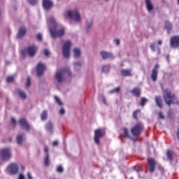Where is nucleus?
Here are the masks:
<instances>
[{
  "instance_id": "nucleus-28",
  "label": "nucleus",
  "mask_w": 179,
  "mask_h": 179,
  "mask_svg": "<svg viewBox=\"0 0 179 179\" xmlns=\"http://www.w3.org/2000/svg\"><path fill=\"white\" fill-rule=\"evenodd\" d=\"M122 75L123 76H131V70L130 69H123L121 71Z\"/></svg>"
},
{
  "instance_id": "nucleus-14",
  "label": "nucleus",
  "mask_w": 179,
  "mask_h": 179,
  "mask_svg": "<svg viewBox=\"0 0 179 179\" xmlns=\"http://www.w3.org/2000/svg\"><path fill=\"white\" fill-rule=\"evenodd\" d=\"M179 45V36H173L171 38V47L173 48H177Z\"/></svg>"
},
{
  "instance_id": "nucleus-16",
  "label": "nucleus",
  "mask_w": 179,
  "mask_h": 179,
  "mask_svg": "<svg viewBox=\"0 0 179 179\" xmlns=\"http://www.w3.org/2000/svg\"><path fill=\"white\" fill-rule=\"evenodd\" d=\"M37 76H41L43 73H44V71H45V65H44L42 63H39L37 66Z\"/></svg>"
},
{
  "instance_id": "nucleus-35",
  "label": "nucleus",
  "mask_w": 179,
  "mask_h": 179,
  "mask_svg": "<svg viewBox=\"0 0 179 179\" xmlns=\"http://www.w3.org/2000/svg\"><path fill=\"white\" fill-rule=\"evenodd\" d=\"M92 26H93V22L92 21L87 22V26H86L87 30H89L92 27Z\"/></svg>"
},
{
  "instance_id": "nucleus-49",
  "label": "nucleus",
  "mask_w": 179,
  "mask_h": 179,
  "mask_svg": "<svg viewBox=\"0 0 179 179\" xmlns=\"http://www.w3.org/2000/svg\"><path fill=\"white\" fill-rule=\"evenodd\" d=\"M159 117L161 118V120H163V118H164V115H163V113H159Z\"/></svg>"
},
{
  "instance_id": "nucleus-43",
  "label": "nucleus",
  "mask_w": 179,
  "mask_h": 179,
  "mask_svg": "<svg viewBox=\"0 0 179 179\" xmlns=\"http://www.w3.org/2000/svg\"><path fill=\"white\" fill-rule=\"evenodd\" d=\"M57 171L58 173H62L64 171V168H62L61 166H57Z\"/></svg>"
},
{
  "instance_id": "nucleus-37",
  "label": "nucleus",
  "mask_w": 179,
  "mask_h": 179,
  "mask_svg": "<svg viewBox=\"0 0 179 179\" xmlns=\"http://www.w3.org/2000/svg\"><path fill=\"white\" fill-rule=\"evenodd\" d=\"M55 100H56V102L59 104V106H62V101H61V99L58 96H55Z\"/></svg>"
},
{
  "instance_id": "nucleus-39",
  "label": "nucleus",
  "mask_w": 179,
  "mask_h": 179,
  "mask_svg": "<svg viewBox=\"0 0 179 179\" xmlns=\"http://www.w3.org/2000/svg\"><path fill=\"white\" fill-rule=\"evenodd\" d=\"M124 136L125 138H129V134L127 129H124Z\"/></svg>"
},
{
  "instance_id": "nucleus-27",
  "label": "nucleus",
  "mask_w": 179,
  "mask_h": 179,
  "mask_svg": "<svg viewBox=\"0 0 179 179\" xmlns=\"http://www.w3.org/2000/svg\"><path fill=\"white\" fill-rule=\"evenodd\" d=\"M100 71H101V72H102V73H107V72H108L110 71V66H102L100 68Z\"/></svg>"
},
{
  "instance_id": "nucleus-46",
  "label": "nucleus",
  "mask_w": 179,
  "mask_h": 179,
  "mask_svg": "<svg viewBox=\"0 0 179 179\" xmlns=\"http://www.w3.org/2000/svg\"><path fill=\"white\" fill-rule=\"evenodd\" d=\"M113 43L114 44H115V45H120V39H115L113 41Z\"/></svg>"
},
{
  "instance_id": "nucleus-7",
  "label": "nucleus",
  "mask_w": 179,
  "mask_h": 179,
  "mask_svg": "<svg viewBox=\"0 0 179 179\" xmlns=\"http://www.w3.org/2000/svg\"><path fill=\"white\" fill-rule=\"evenodd\" d=\"M145 3L147 12H148L149 15L155 16V5L152 2V0H145Z\"/></svg>"
},
{
  "instance_id": "nucleus-45",
  "label": "nucleus",
  "mask_w": 179,
  "mask_h": 179,
  "mask_svg": "<svg viewBox=\"0 0 179 179\" xmlns=\"http://www.w3.org/2000/svg\"><path fill=\"white\" fill-rule=\"evenodd\" d=\"M36 38H37V40H38L39 41H41V40H43V35H41V34H38Z\"/></svg>"
},
{
  "instance_id": "nucleus-32",
  "label": "nucleus",
  "mask_w": 179,
  "mask_h": 179,
  "mask_svg": "<svg viewBox=\"0 0 179 179\" xmlns=\"http://www.w3.org/2000/svg\"><path fill=\"white\" fill-rule=\"evenodd\" d=\"M120 90H121V87H117L115 88L114 90H110L109 93L110 94H113V93H120Z\"/></svg>"
},
{
  "instance_id": "nucleus-3",
  "label": "nucleus",
  "mask_w": 179,
  "mask_h": 179,
  "mask_svg": "<svg viewBox=\"0 0 179 179\" xmlns=\"http://www.w3.org/2000/svg\"><path fill=\"white\" fill-rule=\"evenodd\" d=\"M66 76H71V71L69 69H65L62 71H59L55 73V79L58 83H62L65 80Z\"/></svg>"
},
{
  "instance_id": "nucleus-26",
  "label": "nucleus",
  "mask_w": 179,
  "mask_h": 179,
  "mask_svg": "<svg viewBox=\"0 0 179 179\" xmlns=\"http://www.w3.org/2000/svg\"><path fill=\"white\" fill-rule=\"evenodd\" d=\"M155 102L157 103V104L158 107H159V108H163V104L162 103V98L160 96L155 97Z\"/></svg>"
},
{
  "instance_id": "nucleus-44",
  "label": "nucleus",
  "mask_w": 179,
  "mask_h": 179,
  "mask_svg": "<svg viewBox=\"0 0 179 179\" xmlns=\"http://www.w3.org/2000/svg\"><path fill=\"white\" fill-rule=\"evenodd\" d=\"M28 1L31 5H36L37 3V0H28Z\"/></svg>"
},
{
  "instance_id": "nucleus-5",
  "label": "nucleus",
  "mask_w": 179,
  "mask_h": 179,
  "mask_svg": "<svg viewBox=\"0 0 179 179\" xmlns=\"http://www.w3.org/2000/svg\"><path fill=\"white\" fill-rule=\"evenodd\" d=\"M164 99L168 106L173 104V100L175 99L174 94H171V91L166 89L164 91Z\"/></svg>"
},
{
  "instance_id": "nucleus-56",
  "label": "nucleus",
  "mask_w": 179,
  "mask_h": 179,
  "mask_svg": "<svg viewBox=\"0 0 179 179\" xmlns=\"http://www.w3.org/2000/svg\"><path fill=\"white\" fill-rule=\"evenodd\" d=\"M106 1V2H108V1H110V0H105Z\"/></svg>"
},
{
  "instance_id": "nucleus-29",
  "label": "nucleus",
  "mask_w": 179,
  "mask_h": 179,
  "mask_svg": "<svg viewBox=\"0 0 179 179\" xmlns=\"http://www.w3.org/2000/svg\"><path fill=\"white\" fill-rule=\"evenodd\" d=\"M47 117H48V112H47V110H43L41 115L42 121H45V120H47Z\"/></svg>"
},
{
  "instance_id": "nucleus-17",
  "label": "nucleus",
  "mask_w": 179,
  "mask_h": 179,
  "mask_svg": "<svg viewBox=\"0 0 179 179\" xmlns=\"http://www.w3.org/2000/svg\"><path fill=\"white\" fill-rule=\"evenodd\" d=\"M20 126L24 129H26V131H29L30 129V126L29 125V123L27 122V120L24 118H22L19 121Z\"/></svg>"
},
{
  "instance_id": "nucleus-19",
  "label": "nucleus",
  "mask_w": 179,
  "mask_h": 179,
  "mask_svg": "<svg viewBox=\"0 0 179 179\" xmlns=\"http://www.w3.org/2000/svg\"><path fill=\"white\" fill-rule=\"evenodd\" d=\"M27 29L24 27H21L19 29V32L17 34V38H22L26 34Z\"/></svg>"
},
{
  "instance_id": "nucleus-11",
  "label": "nucleus",
  "mask_w": 179,
  "mask_h": 179,
  "mask_svg": "<svg viewBox=\"0 0 179 179\" xmlns=\"http://www.w3.org/2000/svg\"><path fill=\"white\" fill-rule=\"evenodd\" d=\"M159 68H160V66L159 64H156L151 73V79L153 82H156L157 80V75L159 73Z\"/></svg>"
},
{
  "instance_id": "nucleus-20",
  "label": "nucleus",
  "mask_w": 179,
  "mask_h": 179,
  "mask_svg": "<svg viewBox=\"0 0 179 179\" xmlns=\"http://www.w3.org/2000/svg\"><path fill=\"white\" fill-rule=\"evenodd\" d=\"M73 55L75 58H80L82 57V51L78 48H75L73 50Z\"/></svg>"
},
{
  "instance_id": "nucleus-6",
  "label": "nucleus",
  "mask_w": 179,
  "mask_h": 179,
  "mask_svg": "<svg viewBox=\"0 0 179 179\" xmlns=\"http://www.w3.org/2000/svg\"><path fill=\"white\" fill-rule=\"evenodd\" d=\"M106 135L104 129H97L94 131V142L96 145H100V139Z\"/></svg>"
},
{
  "instance_id": "nucleus-42",
  "label": "nucleus",
  "mask_w": 179,
  "mask_h": 179,
  "mask_svg": "<svg viewBox=\"0 0 179 179\" xmlns=\"http://www.w3.org/2000/svg\"><path fill=\"white\" fill-rule=\"evenodd\" d=\"M44 54H45V57H50V55H51L50 50H48V49H45Z\"/></svg>"
},
{
  "instance_id": "nucleus-9",
  "label": "nucleus",
  "mask_w": 179,
  "mask_h": 179,
  "mask_svg": "<svg viewBox=\"0 0 179 179\" xmlns=\"http://www.w3.org/2000/svg\"><path fill=\"white\" fill-rule=\"evenodd\" d=\"M142 129H143V124L138 123L131 129V134L134 136H138L141 135Z\"/></svg>"
},
{
  "instance_id": "nucleus-23",
  "label": "nucleus",
  "mask_w": 179,
  "mask_h": 179,
  "mask_svg": "<svg viewBox=\"0 0 179 179\" xmlns=\"http://www.w3.org/2000/svg\"><path fill=\"white\" fill-rule=\"evenodd\" d=\"M150 48L153 51H157L158 55L160 54V48H158L156 43H152L150 45Z\"/></svg>"
},
{
  "instance_id": "nucleus-2",
  "label": "nucleus",
  "mask_w": 179,
  "mask_h": 179,
  "mask_svg": "<svg viewBox=\"0 0 179 179\" xmlns=\"http://www.w3.org/2000/svg\"><path fill=\"white\" fill-rule=\"evenodd\" d=\"M64 17H69L71 20L76 22V23H80L82 22V16L80 15V13L78 9H73L67 10L64 14Z\"/></svg>"
},
{
  "instance_id": "nucleus-18",
  "label": "nucleus",
  "mask_w": 179,
  "mask_h": 179,
  "mask_svg": "<svg viewBox=\"0 0 179 179\" xmlns=\"http://www.w3.org/2000/svg\"><path fill=\"white\" fill-rule=\"evenodd\" d=\"M148 162L150 171V173H153V171H155L156 162L152 158H149Z\"/></svg>"
},
{
  "instance_id": "nucleus-55",
  "label": "nucleus",
  "mask_w": 179,
  "mask_h": 179,
  "mask_svg": "<svg viewBox=\"0 0 179 179\" xmlns=\"http://www.w3.org/2000/svg\"><path fill=\"white\" fill-rule=\"evenodd\" d=\"M162 44H163V41H158V45H162Z\"/></svg>"
},
{
  "instance_id": "nucleus-38",
  "label": "nucleus",
  "mask_w": 179,
  "mask_h": 179,
  "mask_svg": "<svg viewBox=\"0 0 179 179\" xmlns=\"http://www.w3.org/2000/svg\"><path fill=\"white\" fill-rule=\"evenodd\" d=\"M99 100L103 101V104H107V102L106 101V97H104L103 95L99 96Z\"/></svg>"
},
{
  "instance_id": "nucleus-24",
  "label": "nucleus",
  "mask_w": 179,
  "mask_h": 179,
  "mask_svg": "<svg viewBox=\"0 0 179 179\" xmlns=\"http://www.w3.org/2000/svg\"><path fill=\"white\" fill-rule=\"evenodd\" d=\"M165 29L167 30L168 34H170V31H171V29H173V24H171L170 22L166 21Z\"/></svg>"
},
{
  "instance_id": "nucleus-30",
  "label": "nucleus",
  "mask_w": 179,
  "mask_h": 179,
  "mask_svg": "<svg viewBox=\"0 0 179 179\" xmlns=\"http://www.w3.org/2000/svg\"><path fill=\"white\" fill-rule=\"evenodd\" d=\"M23 141H24V137L22 135H18L17 136V142L18 145H22L23 143Z\"/></svg>"
},
{
  "instance_id": "nucleus-50",
  "label": "nucleus",
  "mask_w": 179,
  "mask_h": 179,
  "mask_svg": "<svg viewBox=\"0 0 179 179\" xmlns=\"http://www.w3.org/2000/svg\"><path fill=\"white\" fill-rule=\"evenodd\" d=\"M27 177L29 179H33V176H31V173L30 172L27 173Z\"/></svg>"
},
{
  "instance_id": "nucleus-48",
  "label": "nucleus",
  "mask_w": 179,
  "mask_h": 179,
  "mask_svg": "<svg viewBox=\"0 0 179 179\" xmlns=\"http://www.w3.org/2000/svg\"><path fill=\"white\" fill-rule=\"evenodd\" d=\"M59 114H61L62 115H64V114H65V109H64L63 108H62L59 110Z\"/></svg>"
},
{
  "instance_id": "nucleus-10",
  "label": "nucleus",
  "mask_w": 179,
  "mask_h": 179,
  "mask_svg": "<svg viewBox=\"0 0 179 179\" xmlns=\"http://www.w3.org/2000/svg\"><path fill=\"white\" fill-rule=\"evenodd\" d=\"M11 156L10 150L9 148L1 149L0 151V157L1 160H8Z\"/></svg>"
},
{
  "instance_id": "nucleus-41",
  "label": "nucleus",
  "mask_w": 179,
  "mask_h": 179,
  "mask_svg": "<svg viewBox=\"0 0 179 179\" xmlns=\"http://www.w3.org/2000/svg\"><path fill=\"white\" fill-rule=\"evenodd\" d=\"M31 85V80H30V78H28L26 83V86L27 87H30Z\"/></svg>"
},
{
  "instance_id": "nucleus-54",
  "label": "nucleus",
  "mask_w": 179,
  "mask_h": 179,
  "mask_svg": "<svg viewBox=\"0 0 179 179\" xmlns=\"http://www.w3.org/2000/svg\"><path fill=\"white\" fill-rule=\"evenodd\" d=\"M52 145L53 146H58V141H54L53 143H52Z\"/></svg>"
},
{
  "instance_id": "nucleus-31",
  "label": "nucleus",
  "mask_w": 179,
  "mask_h": 179,
  "mask_svg": "<svg viewBox=\"0 0 179 179\" xmlns=\"http://www.w3.org/2000/svg\"><path fill=\"white\" fill-rule=\"evenodd\" d=\"M46 131H48V132H50V134L52 132V123L48 122L46 124Z\"/></svg>"
},
{
  "instance_id": "nucleus-58",
  "label": "nucleus",
  "mask_w": 179,
  "mask_h": 179,
  "mask_svg": "<svg viewBox=\"0 0 179 179\" xmlns=\"http://www.w3.org/2000/svg\"><path fill=\"white\" fill-rule=\"evenodd\" d=\"M0 16H1V11H0Z\"/></svg>"
},
{
  "instance_id": "nucleus-53",
  "label": "nucleus",
  "mask_w": 179,
  "mask_h": 179,
  "mask_svg": "<svg viewBox=\"0 0 179 179\" xmlns=\"http://www.w3.org/2000/svg\"><path fill=\"white\" fill-rule=\"evenodd\" d=\"M18 179H24V176L23 174H20Z\"/></svg>"
},
{
  "instance_id": "nucleus-8",
  "label": "nucleus",
  "mask_w": 179,
  "mask_h": 179,
  "mask_svg": "<svg viewBox=\"0 0 179 179\" xmlns=\"http://www.w3.org/2000/svg\"><path fill=\"white\" fill-rule=\"evenodd\" d=\"M36 52H37V48L34 45H31L27 48V50L22 51V54L24 57H26V54H28L29 57H34L36 55Z\"/></svg>"
},
{
  "instance_id": "nucleus-52",
  "label": "nucleus",
  "mask_w": 179,
  "mask_h": 179,
  "mask_svg": "<svg viewBox=\"0 0 179 179\" xmlns=\"http://www.w3.org/2000/svg\"><path fill=\"white\" fill-rule=\"evenodd\" d=\"M11 122H12L13 125H15V124H16V120H15V118L13 117L11 119Z\"/></svg>"
},
{
  "instance_id": "nucleus-25",
  "label": "nucleus",
  "mask_w": 179,
  "mask_h": 179,
  "mask_svg": "<svg viewBox=\"0 0 179 179\" xmlns=\"http://www.w3.org/2000/svg\"><path fill=\"white\" fill-rule=\"evenodd\" d=\"M17 93L19 96V97H20L21 99H26V93L23 91H22V90H17Z\"/></svg>"
},
{
  "instance_id": "nucleus-40",
  "label": "nucleus",
  "mask_w": 179,
  "mask_h": 179,
  "mask_svg": "<svg viewBox=\"0 0 179 179\" xmlns=\"http://www.w3.org/2000/svg\"><path fill=\"white\" fill-rule=\"evenodd\" d=\"M13 80H14L13 76H8L7 78L8 83H12V82H13Z\"/></svg>"
},
{
  "instance_id": "nucleus-12",
  "label": "nucleus",
  "mask_w": 179,
  "mask_h": 179,
  "mask_svg": "<svg viewBox=\"0 0 179 179\" xmlns=\"http://www.w3.org/2000/svg\"><path fill=\"white\" fill-rule=\"evenodd\" d=\"M99 54L103 59H113L115 58L114 55L110 52L102 50Z\"/></svg>"
},
{
  "instance_id": "nucleus-21",
  "label": "nucleus",
  "mask_w": 179,
  "mask_h": 179,
  "mask_svg": "<svg viewBox=\"0 0 179 179\" xmlns=\"http://www.w3.org/2000/svg\"><path fill=\"white\" fill-rule=\"evenodd\" d=\"M44 151L46 152V157L45 158V164L50 166V155H48V147H45Z\"/></svg>"
},
{
  "instance_id": "nucleus-47",
  "label": "nucleus",
  "mask_w": 179,
  "mask_h": 179,
  "mask_svg": "<svg viewBox=\"0 0 179 179\" xmlns=\"http://www.w3.org/2000/svg\"><path fill=\"white\" fill-rule=\"evenodd\" d=\"M138 113H140V110H136L134 111V114H133V117L134 118L136 119L138 118V116L136 115L138 114Z\"/></svg>"
},
{
  "instance_id": "nucleus-34",
  "label": "nucleus",
  "mask_w": 179,
  "mask_h": 179,
  "mask_svg": "<svg viewBox=\"0 0 179 179\" xmlns=\"http://www.w3.org/2000/svg\"><path fill=\"white\" fill-rule=\"evenodd\" d=\"M166 155H167V157L169 160H173V152L172 151L168 150Z\"/></svg>"
},
{
  "instance_id": "nucleus-36",
  "label": "nucleus",
  "mask_w": 179,
  "mask_h": 179,
  "mask_svg": "<svg viewBox=\"0 0 179 179\" xmlns=\"http://www.w3.org/2000/svg\"><path fill=\"white\" fill-rule=\"evenodd\" d=\"M146 103H148V99H146V98H142L141 102L142 107H143V106H145V104H146Z\"/></svg>"
},
{
  "instance_id": "nucleus-4",
  "label": "nucleus",
  "mask_w": 179,
  "mask_h": 179,
  "mask_svg": "<svg viewBox=\"0 0 179 179\" xmlns=\"http://www.w3.org/2000/svg\"><path fill=\"white\" fill-rule=\"evenodd\" d=\"M71 45H72V43L70 41L63 42L62 55L64 58H69L71 57Z\"/></svg>"
},
{
  "instance_id": "nucleus-13",
  "label": "nucleus",
  "mask_w": 179,
  "mask_h": 179,
  "mask_svg": "<svg viewBox=\"0 0 179 179\" xmlns=\"http://www.w3.org/2000/svg\"><path fill=\"white\" fill-rule=\"evenodd\" d=\"M19 170V166L16 164H10L7 167V171L10 173V174H16Z\"/></svg>"
},
{
  "instance_id": "nucleus-33",
  "label": "nucleus",
  "mask_w": 179,
  "mask_h": 179,
  "mask_svg": "<svg viewBox=\"0 0 179 179\" xmlns=\"http://www.w3.org/2000/svg\"><path fill=\"white\" fill-rule=\"evenodd\" d=\"M74 69H76V68H80L82 66V62H76L73 63Z\"/></svg>"
},
{
  "instance_id": "nucleus-15",
  "label": "nucleus",
  "mask_w": 179,
  "mask_h": 179,
  "mask_svg": "<svg viewBox=\"0 0 179 179\" xmlns=\"http://www.w3.org/2000/svg\"><path fill=\"white\" fill-rule=\"evenodd\" d=\"M43 6L44 9H46L47 10H48V9H51V8L54 6V3L51 0H43Z\"/></svg>"
},
{
  "instance_id": "nucleus-57",
  "label": "nucleus",
  "mask_w": 179,
  "mask_h": 179,
  "mask_svg": "<svg viewBox=\"0 0 179 179\" xmlns=\"http://www.w3.org/2000/svg\"><path fill=\"white\" fill-rule=\"evenodd\" d=\"M6 64H9V62H6Z\"/></svg>"
},
{
  "instance_id": "nucleus-22",
  "label": "nucleus",
  "mask_w": 179,
  "mask_h": 179,
  "mask_svg": "<svg viewBox=\"0 0 179 179\" xmlns=\"http://www.w3.org/2000/svg\"><path fill=\"white\" fill-rule=\"evenodd\" d=\"M130 92L134 94V96H136V97H139L141 96V89L139 88H134Z\"/></svg>"
},
{
  "instance_id": "nucleus-1",
  "label": "nucleus",
  "mask_w": 179,
  "mask_h": 179,
  "mask_svg": "<svg viewBox=\"0 0 179 179\" xmlns=\"http://www.w3.org/2000/svg\"><path fill=\"white\" fill-rule=\"evenodd\" d=\"M48 24L50 29V34L53 38L57 37H62L65 34V29L64 28L58 29V22L54 17H50L48 21Z\"/></svg>"
},
{
  "instance_id": "nucleus-51",
  "label": "nucleus",
  "mask_w": 179,
  "mask_h": 179,
  "mask_svg": "<svg viewBox=\"0 0 179 179\" xmlns=\"http://www.w3.org/2000/svg\"><path fill=\"white\" fill-rule=\"evenodd\" d=\"M134 170H136V171L138 172V171H141V168H136V166H134L133 167Z\"/></svg>"
}]
</instances>
